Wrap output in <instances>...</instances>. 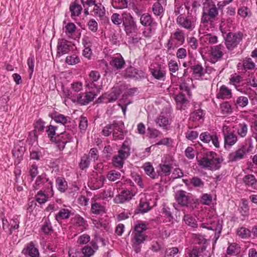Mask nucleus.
Wrapping results in <instances>:
<instances>
[{
  "label": "nucleus",
  "instance_id": "obj_1",
  "mask_svg": "<svg viewBox=\"0 0 257 257\" xmlns=\"http://www.w3.org/2000/svg\"><path fill=\"white\" fill-rule=\"evenodd\" d=\"M222 159L213 151L204 153L200 159L197 158V164L200 168L209 171L219 170Z\"/></svg>",
  "mask_w": 257,
  "mask_h": 257
},
{
  "label": "nucleus",
  "instance_id": "obj_2",
  "mask_svg": "<svg viewBox=\"0 0 257 257\" xmlns=\"http://www.w3.org/2000/svg\"><path fill=\"white\" fill-rule=\"evenodd\" d=\"M219 11L212 0H205L203 4V12L201 18V24L207 26L212 25L214 21L217 19Z\"/></svg>",
  "mask_w": 257,
  "mask_h": 257
},
{
  "label": "nucleus",
  "instance_id": "obj_3",
  "mask_svg": "<svg viewBox=\"0 0 257 257\" xmlns=\"http://www.w3.org/2000/svg\"><path fill=\"white\" fill-rule=\"evenodd\" d=\"M221 31L224 40V44L226 49L229 51H232L236 49L239 45L242 44L243 39L246 35L242 32L226 33L223 31L221 25L220 26Z\"/></svg>",
  "mask_w": 257,
  "mask_h": 257
},
{
  "label": "nucleus",
  "instance_id": "obj_4",
  "mask_svg": "<svg viewBox=\"0 0 257 257\" xmlns=\"http://www.w3.org/2000/svg\"><path fill=\"white\" fill-rule=\"evenodd\" d=\"M124 123L121 121H113L112 123L106 124L102 129L101 134L105 137L112 134V140H122L124 138Z\"/></svg>",
  "mask_w": 257,
  "mask_h": 257
},
{
  "label": "nucleus",
  "instance_id": "obj_5",
  "mask_svg": "<svg viewBox=\"0 0 257 257\" xmlns=\"http://www.w3.org/2000/svg\"><path fill=\"white\" fill-rule=\"evenodd\" d=\"M185 32L181 29H176L171 35L165 47L168 51L174 50L179 47L183 45L185 42Z\"/></svg>",
  "mask_w": 257,
  "mask_h": 257
},
{
  "label": "nucleus",
  "instance_id": "obj_6",
  "mask_svg": "<svg viewBox=\"0 0 257 257\" xmlns=\"http://www.w3.org/2000/svg\"><path fill=\"white\" fill-rule=\"evenodd\" d=\"M131 144L129 140H125L122 143L120 149L118 151V154L112 158V165L117 168H122L124 161L131 154Z\"/></svg>",
  "mask_w": 257,
  "mask_h": 257
},
{
  "label": "nucleus",
  "instance_id": "obj_7",
  "mask_svg": "<svg viewBox=\"0 0 257 257\" xmlns=\"http://www.w3.org/2000/svg\"><path fill=\"white\" fill-rule=\"evenodd\" d=\"M176 23L180 28L191 32L197 25V17L196 15L189 13L187 15H180L176 18Z\"/></svg>",
  "mask_w": 257,
  "mask_h": 257
},
{
  "label": "nucleus",
  "instance_id": "obj_8",
  "mask_svg": "<svg viewBox=\"0 0 257 257\" xmlns=\"http://www.w3.org/2000/svg\"><path fill=\"white\" fill-rule=\"evenodd\" d=\"M122 25L126 35L130 36L133 33H136L139 30L137 22L131 13L127 12H122Z\"/></svg>",
  "mask_w": 257,
  "mask_h": 257
},
{
  "label": "nucleus",
  "instance_id": "obj_9",
  "mask_svg": "<svg viewBox=\"0 0 257 257\" xmlns=\"http://www.w3.org/2000/svg\"><path fill=\"white\" fill-rule=\"evenodd\" d=\"M173 161V158L170 156L166 155L163 157L161 163L158 166L157 172L159 177H167L171 174Z\"/></svg>",
  "mask_w": 257,
  "mask_h": 257
},
{
  "label": "nucleus",
  "instance_id": "obj_10",
  "mask_svg": "<svg viewBox=\"0 0 257 257\" xmlns=\"http://www.w3.org/2000/svg\"><path fill=\"white\" fill-rule=\"evenodd\" d=\"M100 74L98 71H91L88 78L85 80V86L88 89H95L97 92H99L102 89L101 83L99 82Z\"/></svg>",
  "mask_w": 257,
  "mask_h": 257
},
{
  "label": "nucleus",
  "instance_id": "obj_11",
  "mask_svg": "<svg viewBox=\"0 0 257 257\" xmlns=\"http://www.w3.org/2000/svg\"><path fill=\"white\" fill-rule=\"evenodd\" d=\"M34 191L38 190H53V182L47 177L46 174L39 175L32 186Z\"/></svg>",
  "mask_w": 257,
  "mask_h": 257
},
{
  "label": "nucleus",
  "instance_id": "obj_12",
  "mask_svg": "<svg viewBox=\"0 0 257 257\" xmlns=\"http://www.w3.org/2000/svg\"><path fill=\"white\" fill-rule=\"evenodd\" d=\"M121 90L119 86H114L110 92L105 93L100 96L97 100V103H108L115 101L120 94Z\"/></svg>",
  "mask_w": 257,
  "mask_h": 257
},
{
  "label": "nucleus",
  "instance_id": "obj_13",
  "mask_svg": "<svg viewBox=\"0 0 257 257\" xmlns=\"http://www.w3.org/2000/svg\"><path fill=\"white\" fill-rule=\"evenodd\" d=\"M72 140L71 134L67 132H64L57 135L51 142L55 144L59 151H62L64 149L66 144L71 142Z\"/></svg>",
  "mask_w": 257,
  "mask_h": 257
},
{
  "label": "nucleus",
  "instance_id": "obj_14",
  "mask_svg": "<svg viewBox=\"0 0 257 257\" xmlns=\"http://www.w3.org/2000/svg\"><path fill=\"white\" fill-rule=\"evenodd\" d=\"M92 15L98 18L102 24H107L109 22V18L106 16V10L104 6L100 3H96L90 11Z\"/></svg>",
  "mask_w": 257,
  "mask_h": 257
},
{
  "label": "nucleus",
  "instance_id": "obj_15",
  "mask_svg": "<svg viewBox=\"0 0 257 257\" xmlns=\"http://www.w3.org/2000/svg\"><path fill=\"white\" fill-rule=\"evenodd\" d=\"M222 132L224 138V147L226 149H229L237 142V137L227 125H223Z\"/></svg>",
  "mask_w": 257,
  "mask_h": 257
},
{
  "label": "nucleus",
  "instance_id": "obj_16",
  "mask_svg": "<svg viewBox=\"0 0 257 257\" xmlns=\"http://www.w3.org/2000/svg\"><path fill=\"white\" fill-rule=\"evenodd\" d=\"M137 190L135 187L132 188L131 190H123L113 198V202L116 204H122L130 201L137 194Z\"/></svg>",
  "mask_w": 257,
  "mask_h": 257
},
{
  "label": "nucleus",
  "instance_id": "obj_17",
  "mask_svg": "<svg viewBox=\"0 0 257 257\" xmlns=\"http://www.w3.org/2000/svg\"><path fill=\"white\" fill-rule=\"evenodd\" d=\"M57 55L61 56L68 54L71 51L74 50L76 48L73 43L65 39L59 40L57 44Z\"/></svg>",
  "mask_w": 257,
  "mask_h": 257
},
{
  "label": "nucleus",
  "instance_id": "obj_18",
  "mask_svg": "<svg viewBox=\"0 0 257 257\" xmlns=\"http://www.w3.org/2000/svg\"><path fill=\"white\" fill-rule=\"evenodd\" d=\"M224 47L221 44L212 47L210 53V62L215 64L220 61L224 54Z\"/></svg>",
  "mask_w": 257,
  "mask_h": 257
},
{
  "label": "nucleus",
  "instance_id": "obj_19",
  "mask_svg": "<svg viewBox=\"0 0 257 257\" xmlns=\"http://www.w3.org/2000/svg\"><path fill=\"white\" fill-rule=\"evenodd\" d=\"M105 179L104 176L94 173L90 176L88 186L91 189L96 190L103 185Z\"/></svg>",
  "mask_w": 257,
  "mask_h": 257
},
{
  "label": "nucleus",
  "instance_id": "obj_20",
  "mask_svg": "<svg viewBox=\"0 0 257 257\" xmlns=\"http://www.w3.org/2000/svg\"><path fill=\"white\" fill-rule=\"evenodd\" d=\"M199 139L206 144H209L211 142L213 146L216 148H219L220 147L218 136L216 134H211L208 132H203L200 135Z\"/></svg>",
  "mask_w": 257,
  "mask_h": 257
},
{
  "label": "nucleus",
  "instance_id": "obj_21",
  "mask_svg": "<svg viewBox=\"0 0 257 257\" xmlns=\"http://www.w3.org/2000/svg\"><path fill=\"white\" fill-rule=\"evenodd\" d=\"M133 237L131 239L132 246L136 252L138 253L141 251V244L144 243L147 238L145 234H140L133 232Z\"/></svg>",
  "mask_w": 257,
  "mask_h": 257
},
{
  "label": "nucleus",
  "instance_id": "obj_22",
  "mask_svg": "<svg viewBox=\"0 0 257 257\" xmlns=\"http://www.w3.org/2000/svg\"><path fill=\"white\" fill-rule=\"evenodd\" d=\"M91 212L94 214H101L105 213V207L101 199L94 196L91 199Z\"/></svg>",
  "mask_w": 257,
  "mask_h": 257
},
{
  "label": "nucleus",
  "instance_id": "obj_23",
  "mask_svg": "<svg viewBox=\"0 0 257 257\" xmlns=\"http://www.w3.org/2000/svg\"><path fill=\"white\" fill-rule=\"evenodd\" d=\"M156 125L157 127L162 128L163 130L168 131L170 130V125L171 123L169 116L161 112L155 119Z\"/></svg>",
  "mask_w": 257,
  "mask_h": 257
},
{
  "label": "nucleus",
  "instance_id": "obj_24",
  "mask_svg": "<svg viewBox=\"0 0 257 257\" xmlns=\"http://www.w3.org/2000/svg\"><path fill=\"white\" fill-rule=\"evenodd\" d=\"M204 113L201 109H197L191 113L189 118V124L191 122L193 123L192 124V127H196L201 124L203 120Z\"/></svg>",
  "mask_w": 257,
  "mask_h": 257
},
{
  "label": "nucleus",
  "instance_id": "obj_25",
  "mask_svg": "<svg viewBox=\"0 0 257 257\" xmlns=\"http://www.w3.org/2000/svg\"><path fill=\"white\" fill-rule=\"evenodd\" d=\"M25 255L30 257H40V253L38 248L33 241H30L26 244L22 251Z\"/></svg>",
  "mask_w": 257,
  "mask_h": 257
},
{
  "label": "nucleus",
  "instance_id": "obj_26",
  "mask_svg": "<svg viewBox=\"0 0 257 257\" xmlns=\"http://www.w3.org/2000/svg\"><path fill=\"white\" fill-rule=\"evenodd\" d=\"M54 195V190H39L35 196V201L40 204H45Z\"/></svg>",
  "mask_w": 257,
  "mask_h": 257
},
{
  "label": "nucleus",
  "instance_id": "obj_27",
  "mask_svg": "<svg viewBox=\"0 0 257 257\" xmlns=\"http://www.w3.org/2000/svg\"><path fill=\"white\" fill-rule=\"evenodd\" d=\"M96 94L92 91L79 93L77 97V102L81 105H87L93 100Z\"/></svg>",
  "mask_w": 257,
  "mask_h": 257
},
{
  "label": "nucleus",
  "instance_id": "obj_28",
  "mask_svg": "<svg viewBox=\"0 0 257 257\" xmlns=\"http://www.w3.org/2000/svg\"><path fill=\"white\" fill-rule=\"evenodd\" d=\"M71 221L74 227L78 228L81 232L84 231L88 226L87 221L79 214L75 215L71 218Z\"/></svg>",
  "mask_w": 257,
  "mask_h": 257
},
{
  "label": "nucleus",
  "instance_id": "obj_29",
  "mask_svg": "<svg viewBox=\"0 0 257 257\" xmlns=\"http://www.w3.org/2000/svg\"><path fill=\"white\" fill-rule=\"evenodd\" d=\"M246 148L244 146H242L235 151L230 153L228 155V160L230 162H237L244 158L246 154Z\"/></svg>",
  "mask_w": 257,
  "mask_h": 257
},
{
  "label": "nucleus",
  "instance_id": "obj_30",
  "mask_svg": "<svg viewBox=\"0 0 257 257\" xmlns=\"http://www.w3.org/2000/svg\"><path fill=\"white\" fill-rule=\"evenodd\" d=\"M189 193L184 190L176 192L175 199L177 203L182 206H187L189 203Z\"/></svg>",
  "mask_w": 257,
  "mask_h": 257
},
{
  "label": "nucleus",
  "instance_id": "obj_31",
  "mask_svg": "<svg viewBox=\"0 0 257 257\" xmlns=\"http://www.w3.org/2000/svg\"><path fill=\"white\" fill-rule=\"evenodd\" d=\"M218 37L211 34H206L202 35L200 38V43L205 47H207L209 45L217 43Z\"/></svg>",
  "mask_w": 257,
  "mask_h": 257
},
{
  "label": "nucleus",
  "instance_id": "obj_32",
  "mask_svg": "<svg viewBox=\"0 0 257 257\" xmlns=\"http://www.w3.org/2000/svg\"><path fill=\"white\" fill-rule=\"evenodd\" d=\"M109 64L115 69L120 70L124 68L125 61L122 56L119 54L116 56L113 57Z\"/></svg>",
  "mask_w": 257,
  "mask_h": 257
},
{
  "label": "nucleus",
  "instance_id": "obj_33",
  "mask_svg": "<svg viewBox=\"0 0 257 257\" xmlns=\"http://www.w3.org/2000/svg\"><path fill=\"white\" fill-rule=\"evenodd\" d=\"M123 76L125 78L139 79L141 77V72L134 67H127L123 72Z\"/></svg>",
  "mask_w": 257,
  "mask_h": 257
},
{
  "label": "nucleus",
  "instance_id": "obj_34",
  "mask_svg": "<svg viewBox=\"0 0 257 257\" xmlns=\"http://www.w3.org/2000/svg\"><path fill=\"white\" fill-rule=\"evenodd\" d=\"M72 211L68 208H61L55 215V218L58 222L67 220L72 215Z\"/></svg>",
  "mask_w": 257,
  "mask_h": 257
},
{
  "label": "nucleus",
  "instance_id": "obj_35",
  "mask_svg": "<svg viewBox=\"0 0 257 257\" xmlns=\"http://www.w3.org/2000/svg\"><path fill=\"white\" fill-rule=\"evenodd\" d=\"M49 117L53 119L56 123L65 125L69 122L70 118L68 116H65L62 114L59 113L57 112L50 113L48 114Z\"/></svg>",
  "mask_w": 257,
  "mask_h": 257
},
{
  "label": "nucleus",
  "instance_id": "obj_36",
  "mask_svg": "<svg viewBox=\"0 0 257 257\" xmlns=\"http://www.w3.org/2000/svg\"><path fill=\"white\" fill-rule=\"evenodd\" d=\"M69 10L71 13V17L74 19L75 17L79 16L81 14L82 7L81 5L79 4L77 0H75L70 4Z\"/></svg>",
  "mask_w": 257,
  "mask_h": 257
},
{
  "label": "nucleus",
  "instance_id": "obj_37",
  "mask_svg": "<svg viewBox=\"0 0 257 257\" xmlns=\"http://www.w3.org/2000/svg\"><path fill=\"white\" fill-rule=\"evenodd\" d=\"M232 97L231 90L224 85L221 86L216 94V97L219 99H227Z\"/></svg>",
  "mask_w": 257,
  "mask_h": 257
},
{
  "label": "nucleus",
  "instance_id": "obj_38",
  "mask_svg": "<svg viewBox=\"0 0 257 257\" xmlns=\"http://www.w3.org/2000/svg\"><path fill=\"white\" fill-rule=\"evenodd\" d=\"M142 168L145 173L152 179H155L159 178L157 171H155L154 168L150 162L145 163L142 166Z\"/></svg>",
  "mask_w": 257,
  "mask_h": 257
},
{
  "label": "nucleus",
  "instance_id": "obj_39",
  "mask_svg": "<svg viewBox=\"0 0 257 257\" xmlns=\"http://www.w3.org/2000/svg\"><path fill=\"white\" fill-rule=\"evenodd\" d=\"M242 181L245 186L251 187L254 190H257V179L253 175L248 174L245 175L242 179Z\"/></svg>",
  "mask_w": 257,
  "mask_h": 257
},
{
  "label": "nucleus",
  "instance_id": "obj_40",
  "mask_svg": "<svg viewBox=\"0 0 257 257\" xmlns=\"http://www.w3.org/2000/svg\"><path fill=\"white\" fill-rule=\"evenodd\" d=\"M151 74L156 79L159 80H164L166 76L165 71L162 70L160 66L156 67H151L150 68Z\"/></svg>",
  "mask_w": 257,
  "mask_h": 257
},
{
  "label": "nucleus",
  "instance_id": "obj_41",
  "mask_svg": "<svg viewBox=\"0 0 257 257\" xmlns=\"http://www.w3.org/2000/svg\"><path fill=\"white\" fill-rule=\"evenodd\" d=\"M55 186L61 193L65 192L68 187L67 182L63 177H57L56 178Z\"/></svg>",
  "mask_w": 257,
  "mask_h": 257
},
{
  "label": "nucleus",
  "instance_id": "obj_42",
  "mask_svg": "<svg viewBox=\"0 0 257 257\" xmlns=\"http://www.w3.org/2000/svg\"><path fill=\"white\" fill-rule=\"evenodd\" d=\"M190 69L192 72V75L195 77L200 78L203 77L205 73V70L202 65L199 63H196L190 66Z\"/></svg>",
  "mask_w": 257,
  "mask_h": 257
},
{
  "label": "nucleus",
  "instance_id": "obj_43",
  "mask_svg": "<svg viewBox=\"0 0 257 257\" xmlns=\"http://www.w3.org/2000/svg\"><path fill=\"white\" fill-rule=\"evenodd\" d=\"M174 99L177 104V108L179 109H184L186 104L188 103V100L186 99L184 94L180 93L175 95Z\"/></svg>",
  "mask_w": 257,
  "mask_h": 257
},
{
  "label": "nucleus",
  "instance_id": "obj_44",
  "mask_svg": "<svg viewBox=\"0 0 257 257\" xmlns=\"http://www.w3.org/2000/svg\"><path fill=\"white\" fill-rule=\"evenodd\" d=\"M151 209L149 202L146 199V197L144 196V197L140 198V203L138 206V210L140 212L146 213L147 212Z\"/></svg>",
  "mask_w": 257,
  "mask_h": 257
},
{
  "label": "nucleus",
  "instance_id": "obj_45",
  "mask_svg": "<svg viewBox=\"0 0 257 257\" xmlns=\"http://www.w3.org/2000/svg\"><path fill=\"white\" fill-rule=\"evenodd\" d=\"M255 63L250 57H245L242 61V67L245 72L255 69Z\"/></svg>",
  "mask_w": 257,
  "mask_h": 257
},
{
  "label": "nucleus",
  "instance_id": "obj_46",
  "mask_svg": "<svg viewBox=\"0 0 257 257\" xmlns=\"http://www.w3.org/2000/svg\"><path fill=\"white\" fill-rule=\"evenodd\" d=\"M236 235L241 239H247L251 236V231L243 226L238 227L236 229Z\"/></svg>",
  "mask_w": 257,
  "mask_h": 257
},
{
  "label": "nucleus",
  "instance_id": "obj_47",
  "mask_svg": "<svg viewBox=\"0 0 257 257\" xmlns=\"http://www.w3.org/2000/svg\"><path fill=\"white\" fill-rule=\"evenodd\" d=\"M240 252V247L236 243H229L226 250V253L230 255H236Z\"/></svg>",
  "mask_w": 257,
  "mask_h": 257
},
{
  "label": "nucleus",
  "instance_id": "obj_48",
  "mask_svg": "<svg viewBox=\"0 0 257 257\" xmlns=\"http://www.w3.org/2000/svg\"><path fill=\"white\" fill-rule=\"evenodd\" d=\"M242 81V77L236 74L231 75L229 79V84L235 86L237 90L242 92V89L239 88V83Z\"/></svg>",
  "mask_w": 257,
  "mask_h": 257
},
{
  "label": "nucleus",
  "instance_id": "obj_49",
  "mask_svg": "<svg viewBox=\"0 0 257 257\" xmlns=\"http://www.w3.org/2000/svg\"><path fill=\"white\" fill-rule=\"evenodd\" d=\"M131 0H111V5L115 9H124L127 8Z\"/></svg>",
  "mask_w": 257,
  "mask_h": 257
},
{
  "label": "nucleus",
  "instance_id": "obj_50",
  "mask_svg": "<svg viewBox=\"0 0 257 257\" xmlns=\"http://www.w3.org/2000/svg\"><path fill=\"white\" fill-rule=\"evenodd\" d=\"M41 230L46 235H51L53 231V227L50 220L46 218L42 225Z\"/></svg>",
  "mask_w": 257,
  "mask_h": 257
},
{
  "label": "nucleus",
  "instance_id": "obj_51",
  "mask_svg": "<svg viewBox=\"0 0 257 257\" xmlns=\"http://www.w3.org/2000/svg\"><path fill=\"white\" fill-rule=\"evenodd\" d=\"M235 129L238 135L240 137L244 138L246 136L248 132V126L245 122L239 123L236 126Z\"/></svg>",
  "mask_w": 257,
  "mask_h": 257
},
{
  "label": "nucleus",
  "instance_id": "obj_52",
  "mask_svg": "<svg viewBox=\"0 0 257 257\" xmlns=\"http://www.w3.org/2000/svg\"><path fill=\"white\" fill-rule=\"evenodd\" d=\"M153 21V19L148 13L143 14L140 17V22L143 26H151Z\"/></svg>",
  "mask_w": 257,
  "mask_h": 257
},
{
  "label": "nucleus",
  "instance_id": "obj_53",
  "mask_svg": "<svg viewBox=\"0 0 257 257\" xmlns=\"http://www.w3.org/2000/svg\"><path fill=\"white\" fill-rule=\"evenodd\" d=\"M81 3L84 8V13L85 15H89V9L94 7L97 3L95 0H81Z\"/></svg>",
  "mask_w": 257,
  "mask_h": 257
},
{
  "label": "nucleus",
  "instance_id": "obj_54",
  "mask_svg": "<svg viewBox=\"0 0 257 257\" xmlns=\"http://www.w3.org/2000/svg\"><path fill=\"white\" fill-rule=\"evenodd\" d=\"M152 11L155 16L162 17L164 15L165 9L159 2H157L153 4Z\"/></svg>",
  "mask_w": 257,
  "mask_h": 257
},
{
  "label": "nucleus",
  "instance_id": "obj_55",
  "mask_svg": "<svg viewBox=\"0 0 257 257\" xmlns=\"http://www.w3.org/2000/svg\"><path fill=\"white\" fill-rule=\"evenodd\" d=\"M183 220L187 225L191 227L197 228L198 227L196 219L190 214L184 215Z\"/></svg>",
  "mask_w": 257,
  "mask_h": 257
},
{
  "label": "nucleus",
  "instance_id": "obj_56",
  "mask_svg": "<svg viewBox=\"0 0 257 257\" xmlns=\"http://www.w3.org/2000/svg\"><path fill=\"white\" fill-rule=\"evenodd\" d=\"M106 177L109 181L114 182L120 179L121 174L118 171L112 170L107 173Z\"/></svg>",
  "mask_w": 257,
  "mask_h": 257
},
{
  "label": "nucleus",
  "instance_id": "obj_57",
  "mask_svg": "<svg viewBox=\"0 0 257 257\" xmlns=\"http://www.w3.org/2000/svg\"><path fill=\"white\" fill-rule=\"evenodd\" d=\"M220 111L222 114L227 115L232 112V108L229 102L226 101L220 104Z\"/></svg>",
  "mask_w": 257,
  "mask_h": 257
},
{
  "label": "nucleus",
  "instance_id": "obj_58",
  "mask_svg": "<svg viewBox=\"0 0 257 257\" xmlns=\"http://www.w3.org/2000/svg\"><path fill=\"white\" fill-rule=\"evenodd\" d=\"M20 221L18 217H13L9 222V234H12L14 231L19 228Z\"/></svg>",
  "mask_w": 257,
  "mask_h": 257
},
{
  "label": "nucleus",
  "instance_id": "obj_59",
  "mask_svg": "<svg viewBox=\"0 0 257 257\" xmlns=\"http://www.w3.org/2000/svg\"><path fill=\"white\" fill-rule=\"evenodd\" d=\"M189 183L194 187L203 188L204 186V182L202 180L198 177H193L190 179Z\"/></svg>",
  "mask_w": 257,
  "mask_h": 257
},
{
  "label": "nucleus",
  "instance_id": "obj_60",
  "mask_svg": "<svg viewBox=\"0 0 257 257\" xmlns=\"http://www.w3.org/2000/svg\"><path fill=\"white\" fill-rule=\"evenodd\" d=\"M90 159L87 155L84 154L81 158L80 162L79 164V168L81 170L88 168L90 165Z\"/></svg>",
  "mask_w": 257,
  "mask_h": 257
},
{
  "label": "nucleus",
  "instance_id": "obj_61",
  "mask_svg": "<svg viewBox=\"0 0 257 257\" xmlns=\"http://www.w3.org/2000/svg\"><path fill=\"white\" fill-rule=\"evenodd\" d=\"M249 210V207L247 200L245 198L242 199L240 204V212L242 215H246Z\"/></svg>",
  "mask_w": 257,
  "mask_h": 257
},
{
  "label": "nucleus",
  "instance_id": "obj_62",
  "mask_svg": "<svg viewBox=\"0 0 257 257\" xmlns=\"http://www.w3.org/2000/svg\"><path fill=\"white\" fill-rule=\"evenodd\" d=\"M64 30L67 36L70 37L76 31V26L73 23H68L65 25Z\"/></svg>",
  "mask_w": 257,
  "mask_h": 257
},
{
  "label": "nucleus",
  "instance_id": "obj_63",
  "mask_svg": "<svg viewBox=\"0 0 257 257\" xmlns=\"http://www.w3.org/2000/svg\"><path fill=\"white\" fill-rule=\"evenodd\" d=\"M57 128V126H55L51 124H50L46 127V132L50 141L57 136L56 132Z\"/></svg>",
  "mask_w": 257,
  "mask_h": 257
},
{
  "label": "nucleus",
  "instance_id": "obj_64",
  "mask_svg": "<svg viewBox=\"0 0 257 257\" xmlns=\"http://www.w3.org/2000/svg\"><path fill=\"white\" fill-rule=\"evenodd\" d=\"M80 62L79 57L75 54L67 56L65 59V63L68 65H73Z\"/></svg>",
  "mask_w": 257,
  "mask_h": 257
}]
</instances>
